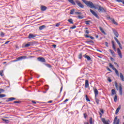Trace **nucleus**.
<instances>
[{
    "instance_id": "obj_1",
    "label": "nucleus",
    "mask_w": 124,
    "mask_h": 124,
    "mask_svg": "<svg viewBox=\"0 0 124 124\" xmlns=\"http://www.w3.org/2000/svg\"><path fill=\"white\" fill-rule=\"evenodd\" d=\"M115 86L117 91H119V93H120L121 95H123V88L122 87V84L120 83L118 85V83H117V82L115 81Z\"/></svg>"
},
{
    "instance_id": "obj_2",
    "label": "nucleus",
    "mask_w": 124,
    "mask_h": 124,
    "mask_svg": "<svg viewBox=\"0 0 124 124\" xmlns=\"http://www.w3.org/2000/svg\"><path fill=\"white\" fill-rule=\"evenodd\" d=\"M82 1H83V2H84V3H85L87 6H88L89 7H90V8H93V6L94 5H93V3L92 1H88V0H81Z\"/></svg>"
},
{
    "instance_id": "obj_3",
    "label": "nucleus",
    "mask_w": 124,
    "mask_h": 124,
    "mask_svg": "<svg viewBox=\"0 0 124 124\" xmlns=\"http://www.w3.org/2000/svg\"><path fill=\"white\" fill-rule=\"evenodd\" d=\"M98 11L100 13H101V12H106V9L103 8V7H102L100 5H98Z\"/></svg>"
},
{
    "instance_id": "obj_4",
    "label": "nucleus",
    "mask_w": 124,
    "mask_h": 124,
    "mask_svg": "<svg viewBox=\"0 0 124 124\" xmlns=\"http://www.w3.org/2000/svg\"><path fill=\"white\" fill-rule=\"evenodd\" d=\"M75 2H76L77 5H78V6L79 7H80V8H84V6L83 4H82V3H81V2H80V1L77 0L75 1Z\"/></svg>"
},
{
    "instance_id": "obj_5",
    "label": "nucleus",
    "mask_w": 124,
    "mask_h": 124,
    "mask_svg": "<svg viewBox=\"0 0 124 124\" xmlns=\"http://www.w3.org/2000/svg\"><path fill=\"white\" fill-rule=\"evenodd\" d=\"M90 12L92 13V14H93V16L96 17V18H97V19H99V16L97 15V14H96V13H95V12L93 11L92 9H90Z\"/></svg>"
},
{
    "instance_id": "obj_6",
    "label": "nucleus",
    "mask_w": 124,
    "mask_h": 124,
    "mask_svg": "<svg viewBox=\"0 0 124 124\" xmlns=\"http://www.w3.org/2000/svg\"><path fill=\"white\" fill-rule=\"evenodd\" d=\"M114 38L115 41L118 44L120 49H123V47H122V44H121V43L120 42L119 40H118V38H117L116 37H114Z\"/></svg>"
},
{
    "instance_id": "obj_7",
    "label": "nucleus",
    "mask_w": 124,
    "mask_h": 124,
    "mask_svg": "<svg viewBox=\"0 0 124 124\" xmlns=\"http://www.w3.org/2000/svg\"><path fill=\"white\" fill-rule=\"evenodd\" d=\"M114 124H120V119H118V116L115 117L114 122Z\"/></svg>"
},
{
    "instance_id": "obj_8",
    "label": "nucleus",
    "mask_w": 124,
    "mask_h": 124,
    "mask_svg": "<svg viewBox=\"0 0 124 124\" xmlns=\"http://www.w3.org/2000/svg\"><path fill=\"white\" fill-rule=\"evenodd\" d=\"M37 61L41 62H46V60L43 57H38L37 58Z\"/></svg>"
},
{
    "instance_id": "obj_9",
    "label": "nucleus",
    "mask_w": 124,
    "mask_h": 124,
    "mask_svg": "<svg viewBox=\"0 0 124 124\" xmlns=\"http://www.w3.org/2000/svg\"><path fill=\"white\" fill-rule=\"evenodd\" d=\"M93 92L95 94V97H96L97 95H98V93H99L97 89H96V88H93Z\"/></svg>"
},
{
    "instance_id": "obj_10",
    "label": "nucleus",
    "mask_w": 124,
    "mask_h": 124,
    "mask_svg": "<svg viewBox=\"0 0 124 124\" xmlns=\"http://www.w3.org/2000/svg\"><path fill=\"white\" fill-rule=\"evenodd\" d=\"M112 31L116 37H119V33L118 31H117V30H115L114 29H112Z\"/></svg>"
},
{
    "instance_id": "obj_11",
    "label": "nucleus",
    "mask_w": 124,
    "mask_h": 124,
    "mask_svg": "<svg viewBox=\"0 0 124 124\" xmlns=\"http://www.w3.org/2000/svg\"><path fill=\"white\" fill-rule=\"evenodd\" d=\"M117 53L118 54V56H119L120 58L122 59V58H123V55H122V52L121 51V50L119 48H117Z\"/></svg>"
},
{
    "instance_id": "obj_12",
    "label": "nucleus",
    "mask_w": 124,
    "mask_h": 124,
    "mask_svg": "<svg viewBox=\"0 0 124 124\" xmlns=\"http://www.w3.org/2000/svg\"><path fill=\"white\" fill-rule=\"evenodd\" d=\"M13 100H16V98L15 97H10L8 98V100H6V102H9V101H13Z\"/></svg>"
},
{
    "instance_id": "obj_13",
    "label": "nucleus",
    "mask_w": 124,
    "mask_h": 124,
    "mask_svg": "<svg viewBox=\"0 0 124 124\" xmlns=\"http://www.w3.org/2000/svg\"><path fill=\"white\" fill-rule=\"evenodd\" d=\"M25 59H27V56H21L17 58V61H22V60H25Z\"/></svg>"
},
{
    "instance_id": "obj_14",
    "label": "nucleus",
    "mask_w": 124,
    "mask_h": 124,
    "mask_svg": "<svg viewBox=\"0 0 124 124\" xmlns=\"http://www.w3.org/2000/svg\"><path fill=\"white\" fill-rule=\"evenodd\" d=\"M35 36H36V35H34V34H29V35L28 36V38H29V39H31V38H34V37H35Z\"/></svg>"
},
{
    "instance_id": "obj_15",
    "label": "nucleus",
    "mask_w": 124,
    "mask_h": 124,
    "mask_svg": "<svg viewBox=\"0 0 124 124\" xmlns=\"http://www.w3.org/2000/svg\"><path fill=\"white\" fill-rule=\"evenodd\" d=\"M46 9H47V7H46V6H43V5L41 6V11H45L46 10Z\"/></svg>"
},
{
    "instance_id": "obj_16",
    "label": "nucleus",
    "mask_w": 124,
    "mask_h": 124,
    "mask_svg": "<svg viewBox=\"0 0 124 124\" xmlns=\"http://www.w3.org/2000/svg\"><path fill=\"white\" fill-rule=\"evenodd\" d=\"M122 108V105H119L118 108H117L115 114H118V112H120V109Z\"/></svg>"
},
{
    "instance_id": "obj_17",
    "label": "nucleus",
    "mask_w": 124,
    "mask_h": 124,
    "mask_svg": "<svg viewBox=\"0 0 124 124\" xmlns=\"http://www.w3.org/2000/svg\"><path fill=\"white\" fill-rule=\"evenodd\" d=\"M100 112H99V114L100 115V117H101V116H102V114H104V111L102 108H100Z\"/></svg>"
},
{
    "instance_id": "obj_18",
    "label": "nucleus",
    "mask_w": 124,
    "mask_h": 124,
    "mask_svg": "<svg viewBox=\"0 0 124 124\" xmlns=\"http://www.w3.org/2000/svg\"><path fill=\"white\" fill-rule=\"evenodd\" d=\"M99 29L100 31H101L102 33H103L104 34H105V35H106V33L105 32V31H104V30H103V29L102 28V27H100Z\"/></svg>"
},
{
    "instance_id": "obj_19",
    "label": "nucleus",
    "mask_w": 124,
    "mask_h": 124,
    "mask_svg": "<svg viewBox=\"0 0 124 124\" xmlns=\"http://www.w3.org/2000/svg\"><path fill=\"white\" fill-rule=\"evenodd\" d=\"M102 122H103V124H109V123H108V121H106L105 118H102Z\"/></svg>"
},
{
    "instance_id": "obj_20",
    "label": "nucleus",
    "mask_w": 124,
    "mask_h": 124,
    "mask_svg": "<svg viewBox=\"0 0 124 124\" xmlns=\"http://www.w3.org/2000/svg\"><path fill=\"white\" fill-rule=\"evenodd\" d=\"M45 28H46V26L42 25L39 27V30H40V31H42V30H44V29H45Z\"/></svg>"
},
{
    "instance_id": "obj_21",
    "label": "nucleus",
    "mask_w": 124,
    "mask_h": 124,
    "mask_svg": "<svg viewBox=\"0 0 124 124\" xmlns=\"http://www.w3.org/2000/svg\"><path fill=\"white\" fill-rule=\"evenodd\" d=\"M112 48L114 50V51H116V46H115V41H112Z\"/></svg>"
},
{
    "instance_id": "obj_22",
    "label": "nucleus",
    "mask_w": 124,
    "mask_h": 124,
    "mask_svg": "<svg viewBox=\"0 0 124 124\" xmlns=\"http://www.w3.org/2000/svg\"><path fill=\"white\" fill-rule=\"evenodd\" d=\"M68 1L73 4V5H76V3H75V2L73 0H68Z\"/></svg>"
},
{
    "instance_id": "obj_23",
    "label": "nucleus",
    "mask_w": 124,
    "mask_h": 124,
    "mask_svg": "<svg viewBox=\"0 0 124 124\" xmlns=\"http://www.w3.org/2000/svg\"><path fill=\"white\" fill-rule=\"evenodd\" d=\"M31 44H32V42H30L28 44H26L25 47H30V46H31Z\"/></svg>"
},
{
    "instance_id": "obj_24",
    "label": "nucleus",
    "mask_w": 124,
    "mask_h": 124,
    "mask_svg": "<svg viewBox=\"0 0 124 124\" xmlns=\"http://www.w3.org/2000/svg\"><path fill=\"white\" fill-rule=\"evenodd\" d=\"M85 88H89V80H85Z\"/></svg>"
},
{
    "instance_id": "obj_25",
    "label": "nucleus",
    "mask_w": 124,
    "mask_h": 124,
    "mask_svg": "<svg viewBox=\"0 0 124 124\" xmlns=\"http://www.w3.org/2000/svg\"><path fill=\"white\" fill-rule=\"evenodd\" d=\"M120 78L122 80V81H124V75H123V74L122 73H120Z\"/></svg>"
},
{
    "instance_id": "obj_26",
    "label": "nucleus",
    "mask_w": 124,
    "mask_h": 124,
    "mask_svg": "<svg viewBox=\"0 0 124 124\" xmlns=\"http://www.w3.org/2000/svg\"><path fill=\"white\" fill-rule=\"evenodd\" d=\"M109 52L111 53V55H112L113 57H115L116 56V54H115V52H114V51L112 50L111 49H109Z\"/></svg>"
},
{
    "instance_id": "obj_27",
    "label": "nucleus",
    "mask_w": 124,
    "mask_h": 124,
    "mask_svg": "<svg viewBox=\"0 0 124 124\" xmlns=\"http://www.w3.org/2000/svg\"><path fill=\"white\" fill-rule=\"evenodd\" d=\"M114 94H116V91H115V89H112L111 90V95H114Z\"/></svg>"
},
{
    "instance_id": "obj_28",
    "label": "nucleus",
    "mask_w": 124,
    "mask_h": 124,
    "mask_svg": "<svg viewBox=\"0 0 124 124\" xmlns=\"http://www.w3.org/2000/svg\"><path fill=\"white\" fill-rule=\"evenodd\" d=\"M111 21L114 25H116V26H118V23H117L116 21H115V19H111Z\"/></svg>"
},
{
    "instance_id": "obj_29",
    "label": "nucleus",
    "mask_w": 124,
    "mask_h": 124,
    "mask_svg": "<svg viewBox=\"0 0 124 124\" xmlns=\"http://www.w3.org/2000/svg\"><path fill=\"white\" fill-rule=\"evenodd\" d=\"M113 70L115 71V73L116 75H117V76H120V75H119V71H118V70H117V69L115 68Z\"/></svg>"
},
{
    "instance_id": "obj_30",
    "label": "nucleus",
    "mask_w": 124,
    "mask_h": 124,
    "mask_svg": "<svg viewBox=\"0 0 124 124\" xmlns=\"http://www.w3.org/2000/svg\"><path fill=\"white\" fill-rule=\"evenodd\" d=\"M85 58L87 59L88 61H91V60H92L91 57L88 55L85 56Z\"/></svg>"
},
{
    "instance_id": "obj_31",
    "label": "nucleus",
    "mask_w": 124,
    "mask_h": 124,
    "mask_svg": "<svg viewBox=\"0 0 124 124\" xmlns=\"http://www.w3.org/2000/svg\"><path fill=\"white\" fill-rule=\"evenodd\" d=\"M109 67H110V68H112L113 70H114V69L116 68L111 63H109Z\"/></svg>"
},
{
    "instance_id": "obj_32",
    "label": "nucleus",
    "mask_w": 124,
    "mask_h": 124,
    "mask_svg": "<svg viewBox=\"0 0 124 124\" xmlns=\"http://www.w3.org/2000/svg\"><path fill=\"white\" fill-rule=\"evenodd\" d=\"M118 100V96L117 95H115L114 98V102H117V100Z\"/></svg>"
},
{
    "instance_id": "obj_33",
    "label": "nucleus",
    "mask_w": 124,
    "mask_h": 124,
    "mask_svg": "<svg viewBox=\"0 0 124 124\" xmlns=\"http://www.w3.org/2000/svg\"><path fill=\"white\" fill-rule=\"evenodd\" d=\"M85 97H86V100L87 101H88L89 102H91V100H90V99H89V97H88V95H85Z\"/></svg>"
},
{
    "instance_id": "obj_34",
    "label": "nucleus",
    "mask_w": 124,
    "mask_h": 124,
    "mask_svg": "<svg viewBox=\"0 0 124 124\" xmlns=\"http://www.w3.org/2000/svg\"><path fill=\"white\" fill-rule=\"evenodd\" d=\"M68 21L69 22V23H70V24H73V20L71 18L69 19L68 20Z\"/></svg>"
},
{
    "instance_id": "obj_35",
    "label": "nucleus",
    "mask_w": 124,
    "mask_h": 124,
    "mask_svg": "<svg viewBox=\"0 0 124 124\" xmlns=\"http://www.w3.org/2000/svg\"><path fill=\"white\" fill-rule=\"evenodd\" d=\"M86 43H92V44H93L94 43L93 42V41L90 40V41H87Z\"/></svg>"
},
{
    "instance_id": "obj_36",
    "label": "nucleus",
    "mask_w": 124,
    "mask_h": 124,
    "mask_svg": "<svg viewBox=\"0 0 124 124\" xmlns=\"http://www.w3.org/2000/svg\"><path fill=\"white\" fill-rule=\"evenodd\" d=\"M118 2H122L123 4L124 5V0H116Z\"/></svg>"
},
{
    "instance_id": "obj_37",
    "label": "nucleus",
    "mask_w": 124,
    "mask_h": 124,
    "mask_svg": "<svg viewBox=\"0 0 124 124\" xmlns=\"http://www.w3.org/2000/svg\"><path fill=\"white\" fill-rule=\"evenodd\" d=\"M95 101H96V103H97V104H98L99 103V100L98 99H97V98L96 97H95Z\"/></svg>"
},
{
    "instance_id": "obj_38",
    "label": "nucleus",
    "mask_w": 124,
    "mask_h": 124,
    "mask_svg": "<svg viewBox=\"0 0 124 124\" xmlns=\"http://www.w3.org/2000/svg\"><path fill=\"white\" fill-rule=\"evenodd\" d=\"M5 96H6V95L4 94H0V98H2V97H5Z\"/></svg>"
},
{
    "instance_id": "obj_39",
    "label": "nucleus",
    "mask_w": 124,
    "mask_h": 124,
    "mask_svg": "<svg viewBox=\"0 0 124 124\" xmlns=\"http://www.w3.org/2000/svg\"><path fill=\"white\" fill-rule=\"evenodd\" d=\"M2 120H3L4 122H5V123L6 124H9V120H5V119H2Z\"/></svg>"
},
{
    "instance_id": "obj_40",
    "label": "nucleus",
    "mask_w": 124,
    "mask_h": 124,
    "mask_svg": "<svg viewBox=\"0 0 124 124\" xmlns=\"http://www.w3.org/2000/svg\"><path fill=\"white\" fill-rule=\"evenodd\" d=\"M74 11H75V10L74 9L71 10L70 14L73 15L74 14Z\"/></svg>"
},
{
    "instance_id": "obj_41",
    "label": "nucleus",
    "mask_w": 124,
    "mask_h": 124,
    "mask_svg": "<svg viewBox=\"0 0 124 124\" xmlns=\"http://www.w3.org/2000/svg\"><path fill=\"white\" fill-rule=\"evenodd\" d=\"M0 76H3V70L0 71Z\"/></svg>"
},
{
    "instance_id": "obj_42",
    "label": "nucleus",
    "mask_w": 124,
    "mask_h": 124,
    "mask_svg": "<svg viewBox=\"0 0 124 124\" xmlns=\"http://www.w3.org/2000/svg\"><path fill=\"white\" fill-rule=\"evenodd\" d=\"M91 22V20H88L85 21L86 25H90V22Z\"/></svg>"
},
{
    "instance_id": "obj_43",
    "label": "nucleus",
    "mask_w": 124,
    "mask_h": 124,
    "mask_svg": "<svg viewBox=\"0 0 124 124\" xmlns=\"http://www.w3.org/2000/svg\"><path fill=\"white\" fill-rule=\"evenodd\" d=\"M75 14H78V15H81V14H82V13H81L80 12H76Z\"/></svg>"
},
{
    "instance_id": "obj_44",
    "label": "nucleus",
    "mask_w": 124,
    "mask_h": 124,
    "mask_svg": "<svg viewBox=\"0 0 124 124\" xmlns=\"http://www.w3.org/2000/svg\"><path fill=\"white\" fill-rule=\"evenodd\" d=\"M46 66L49 68H51L52 67V65H50V64H46Z\"/></svg>"
},
{
    "instance_id": "obj_45",
    "label": "nucleus",
    "mask_w": 124,
    "mask_h": 124,
    "mask_svg": "<svg viewBox=\"0 0 124 124\" xmlns=\"http://www.w3.org/2000/svg\"><path fill=\"white\" fill-rule=\"evenodd\" d=\"M82 53H80V54H79V55H78V58L80 59H82Z\"/></svg>"
},
{
    "instance_id": "obj_46",
    "label": "nucleus",
    "mask_w": 124,
    "mask_h": 124,
    "mask_svg": "<svg viewBox=\"0 0 124 124\" xmlns=\"http://www.w3.org/2000/svg\"><path fill=\"white\" fill-rule=\"evenodd\" d=\"M0 36H1L2 37H3V36H4V33H3V32H0Z\"/></svg>"
},
{
    "instance_id": "obj_47",
    "label": "nucleus",
    "mask_w": 124,
    "mask_h": 124,
    "mask_svg": "<svg viewBox=\"0 0 124 124\" xmlns=\"http://www.w3.org/2000/svg\"><path fill=\"white\" fill-rule=\"evenodd\" d=\"M90 124H93V118H90Z\"/></svg>"
},
{
    "instance_id": "obj_48",
    "label": "nucleus",
    "mask_w": 124,
    "mask_h": 124,
    "mask_svg": "<svg viewBox=\"0 0 124 124\" xmlns=\"http://www.w3.org/2000/svg\"><path fill=\"white\" fill-rule=\"evenodd\" d=\"M76 26L74 25L73 27H70V29L72 30H73V29H76Z\"/></svg>"
},
{
    "instance_id": "obj_49",
    "label": "nucleus",
    "mask_w": 124,
    "mask_h": 124,
    "mask_svg": "<svg viewBox=\"0 0 124 124\" xmlns=\"http://www.w3.org/2000/svg\"><path fill=\"white\" fill-rule=\"evenodd\" d=\"M105 44L106 47H109V46L108 45V43L107 42H106L105 43Z\"/></svg>"
},
{
    "instance_id": "obj_50",
    "label": "nucleus",
    "mask_w": 124,
    "mask_h": 124,
    "mask_svg": "<svg viewBox=\"0 0 124 124\" xmlns=\"http://www.w3.org/2000/svg\"><path fill=\"white\" fill-rule=\"evenodd\" d=\"M93 8H94V9H98V6H97V7H96L94 5Z\"/></svg>"
},
{
    "instance_id": "obj_51",
    "label": "nucleus",
    "mask_w": 124,
    "mask_h": 124,
    "mask_svg": "<svg viewBox=\"0 0 124 124\" xmlns=\"http://www.w3.org/2000/svg\"><path fill=\"white\" fill-rule=\"evenodd\" d=\"M61 25V23H57L55 25L56 27H59L60 25Z\"/></svg>"
},
{
    "instance_id": "obj_52",
    "label": "nucleus",
    "mask_w": 124,
    "mask_h": 124,
    "mask_svg": "<svg viewBox=\"0 0 124 124\" xmlns=\"http://www.w3.org/2000/svg\"><path fill=\"white\" fill-rule=\"evenodd\" d=\"M83 115H84V118H85V119H86L87 118V113H84Z\"/></svg>"
},
{
    "instance_id": "obj_53",
    "label": "nucleus",
    "mask_w": 124,
    "mask_h": 124,
    "mask_svg": "<svg viewBox=\"0 0 124 124\" xmlns=\"http://www.w3.org/2000/svg\"><path fill=\"white\" fill-rule=\"evenodd\" d=\"M78 18H79V19H83L84 17L81 16H78Z\"/></svg>"
},
{
    "instance_id": "obj_54",
    "label": "nucleus",
    "mask_w": 124,
    "mask_h": 124,
    "mask_svg": "<svg viewBox=\"0 0 124 124\" xmlns=\"http://www.w3.org/2000/svg\"><path fill=\"white\" fill-rule=\"evenodd\" d=\"M20 102L19 101H15L14 102V103H20Z\"/></svg>"
},
{
    "instance_id": "obj_55",
    "label": "nucleus",
    "mask_w": 124,
    "mask_h": 124,
    "mask_svg": "<svg viewBox=\"0 0 124 124\" xmlns=\"http://www.w3.org/2000/svg\"><path fill=\"white\" fill-rule=\"evenodd\" d=\"M108 82H112V80L111 79V78H108Z\"/></svg>"
},
{
    "instance_id": "obj_56",
    "label": "nucleus",
    "mask_w": 124,
    "mask_h": 124,
    "mask_svg": "<svg viewBox=\"0 0 124 124\" xmlns=\"http://www.w3.org/2000/svg\"><path fill=\"white\" fill-rule=\"evenodd\" d=\"M0 93H3V92H4V90L2 89H0Z\"/></svg>"
},
{
    "instance_id": "obj_57",
    "label": "nucleus",
    "mask_w": 124,
    "mask_h": 124,
    "mask_svg": "<svg viewBox=\"0 0 124 124\" xmlns=\"http://www.w3.org/2000/svg\"><path fill=\"white\" fill-rule=\"evenodd\" d=\"M85 33H87V34H89V33H90V32L89 31L86 30L85 31Z\"/></svg>"
},
{
    "instance_id": "obj_58",
    "label": "nucleus",
    "mask_w": 124,
    "mask_h": 124,
    "mask_svg": "<svg viewBox=\"0 0 124 124\" xmlns=\"http://www.w3.org/2000/svg\"><path fill=\"white\" fill-rule=\"evenodd\" d=\"M67 101H68V99H66L63 102L64 103H65V102H67Z\"/></svg>"
},
{
    "instance_id": "obj_59",
    "label": "nucleus",
    "mask_w": 124,
    "mask_h": 124,
    "mask_svg": "<svg viewBox=\"0 0 124 124\" xmlns=\"http://www.w3.org/2000/svg\"><path fill=\"white\" fill-rule=\"evenodd\" d=\"M107 69H108V71H110V72H112V71L111 70V69H110V68L107 67Z\"/></svg>"
},
{
    "instance_id": "obj_60",
    "label": "nucleus",
    "mask_w": 124,
    "mask_h": 124,
    "mask_svg": "<svg viewBox=\"0 0 124 124\" xmlns=\"http://www.w3.org/2000/svg\"><path fill=\"white\" fill-rule=\"evenodd\" d=\"M90 37V38H91V39H92V40L94 39V37H93V36H90V37Z\"/></svg>"
},
{
    "instance_id": "obj_61",
    "label": "nucleus",
    "mask_w": 124,
    "mask_h": 124,
    "mask_svg": "<svg viewBox=\"0 0 124 124\" xmlns=\"http://www.w3.org/2000/svg\"><path fill=\"white\" fill-rule=\"evenodd\" d=\"M10 42V41H7L5 43V44H8V43H9Z\"/></svg>"
},
{
    "instance_id": "obj_62",
    "label": "nucleus",
    "mask_w": 124,
    "mask_h": 124,
    "mask_svg": "<svg viewBox=\"0 0 124 124\" xmlns=\"http://www.w3.org/2000/svg\"><path fill=\"white\" fill-rule=\"evenodd\" d=\"M90 37V36H89V35H88V34H86V35H85V37L89 38V37Z\"/></svg>"
},
{
    "instance_id": "obj_63",
    "label": "nucleus",
    "mask_w": 124,
    "mask_h": 124,
    "mask_svg": "<svg viewBox=\"0 0 124 124\" xmlns=\"http://www.w3.org/2000/svg\"><path fill=\"white\" fill-rule=\"evenodd\" d=\"M53 47H54V48H56L57 47V45H53Z\"/></svg>"
},
{
    "instance_id": "obj_64",
    "label": "nucleus",
    "mask_w": 124,
    "mask_h": 124,
    "mask_svg": "<svg viewBox=\"0 0 124 124\" xmlns=\"http://www.w3.org/2000/svg\"><path fill=\"white\" fill-rule=\"evenodd\" d=\"M53 102V101H49L48 102V103H52Z\"/></svg>"
}]
</instances>
